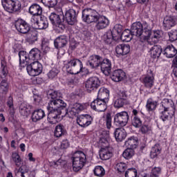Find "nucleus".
Masks as SVG:
<instances>
[{
	"mask_svg": "<svg viewBox=\"0 0 177 177\" xmlns=\"http://www.w3.org/2000/svg\"><path fill=\"white\" fill-rule=\"evenodd\" d=\"M109 101L103 100L100 106H97V111L98 113H103L107 110V103Z\"/></svg>",
	"mask_w": 177,
	"mask_h": 177,
	"instance_id": "e2e57ef3",
	"label": "nucleus"
},
{
	"mask_svg": "<svg viewBox=\"0 0 177 177\" xmlns=\"http://www.w3.org/2000/svg\"><path fill=\"white\" fill-rule=\"evenodd\" d=\"M62 20L66 21L68 26H75L78 22V14L74 9H69L63 15Z\"/></svg>",
	"mask_w": 177,
	"mask_h": 177,
	"instance_id": "4468645a",
	"label": "nucleus"
},
{
	"mask_svg": "<svg viewBox=\"0 0 177 177\" xmlns=\"http://www.w3.org/2000/svg\"><path fill=\"white\" fill-rule=\"evenodd\" d=\"M6 104L8 107V111L11 116L15 115V105L13 104V97L10 95L7 99Z\"/></svg>",
	"mask_w": 177,
	"mask_h": 177,
	"instance_id": "a18cd8bd",
	"label": "nucleus"
},
{
	"mask_svg": "<svg viewBox=\"0 0 177 177\" xmlns=\"http://www.w3.org/2000/svg\"><path fill=\"white\" fill-rule=\"evenodd\" d=\"M64 68H66L68 74H80L82 68V62L77 58H73L64 62Z\"/></svg>",
	"mask_w": 177,
	"mask_h": 177,
	"instance_id": "0eeeda50",
	"label": "nucleus"
},
{
	"mask_svg": "<svg viewBox=\"0 0 177 177\" xmlns=\"http://www.w3.org/2000/svg\"><path fill=\"white\" fill-rule=\"evenodd\" d=\"M68 147H70V142H68V140L67 139L63 140L61 143V148L68 149Z\"/></svg>",
	"mask_w": 177,
	"mask_h": 177,
	"instance_id": "338daca9",
	"label": "nucleus"
},
{
	"mask_svg": "<svg viewBox=\"0 0 177 177\" xmlns=\"http://www.w3.org/2000/svg\"><path fill=\"white\" fill-rule=\"evenodd\" d=\"M33 103L36 104V106H39V103H41L42 97L38 94H33Z\"/></svg>",
	"mask_w": 177,
	"mask_h": 177,
	"instance_id": "0e129e2a",
	"label": "nucleus"
},
{
	"mask_svg": "<svg viewBox=\"0 0 177 177\" xmlns=\"http://www.w3.org/2000/svg\"><path fill=\"white\" fill-rule=\"evenodd\" d=\"M93 174L95 176L103 177L106 175V170L100 165L95 166L93 169Z\"/></svg>",
	"mask_w": 177,
	"mask_h": 177,
	"instance_id": "49530a36",
	"label": "nucleus"
},
{
	"mask_svg": "<svg viewBox=\"0 0 177 177\" xmlns=\"http://www.w3.org/2000/svg\"><path fill=\"white\" fill-rule=\"evenodd\" d=\"M128 168V165L125 162H120L116 165V169L120 174L125 172Z\"/></svg>",
	"mask_w": 177,
	"mask_h": 177,
	"instance_id": "4d7b16f0",
	"label": "nucleus"
},
{
	"mask_svg": "<svg viewBox=\"0 0 177 177\" xmlns=\"http://www.w3.org/2000/svg\"><path fill=\"white\" fill-rule=\"evenodd\" d=\"M127 77L122 69H116L113 71L111 78L114 82H121Z\"/></svg>",
	"mask_w": 177,
	"mask_h": 177,
	"instance_id": "bb28decb",
	"label": "nucleus"
},
{
	"mask_svg": "<svg viewBox=\"0 0 177 177\" xmlns=\"http://www.w3.org/2000/svg\"><path fill=\"white\" fill-rule=\"evenodd\" d=\"M85 86L88 92H92L100 86V80L97 77H91L86 81Z\"/></svg>",
	"mask_w": 177,
	"mask_h": 177,
	"instance_id": "6ab92c4d",
	"label": "nucleus"
},
{
	"mask_svg": "<svg viewBox=\"0 0 177 177\" xmlns=\"http://www.w3.org/2000/svg\"><path fill=\"white\" fill-rule=\"evenodd\" d=\"M131 52V46L129 44H122L115 47L117 56H127Z\"/></svg>",
	"mask_w": 177,
	"mask_h": 177,
	"instance_id": "393cba45",
	"label": "nucleus"
},
{
	"mask_svg": "<svg viewBox=\"0 0 177 177\" xmlns=\"http://www.w3.org/2000/svg\"><path fill=\"white\" fill-rule=\"evenodd\" d=\"M26 42L29 45H34L38 41V31L32 30L26 33Z\"/></svg>",
	"mask_w": 177,
	"mask_h": 177,
	"instance_id": "a878e982",
	"label": "nucleus"
},
{
	"mask_svg": "<svg viewBox=\"0 0 177 177\" xmlns=\"http://www.w3.org/2000/svg\"><path fill=\"white\" fill-rule=\"evenodd\" d=\"M10 84L8 82V79H4L0 82V93L6 95L9 92V86Z\"/></svg>",
	"mask_w": 177,
	"mask_h": 177,
	"instance_id": "37998d69",
	"label": "nucleus"
},
{
	"mask_svg": "<svg viewBox=\"0 0 177 177\" xmlns=\"http://www.w3.org/2000/svg\"><path fill=\"white\" fill-rule=\"evenodd\" d=\"M111 59L109 58H102L100 67H101V71L105 75H109L111 73Z\"/></svg>",
	"mask_w": 177,
	"mask_h": 177,
	"instance_id": "5701e85b",
	"label": "nucleus"
},
{
	"mask_svg": "<svg viewBox=\"0 0 177 177\" xmlns=\"http://www.w3.org/2000/svg\"><path fill=\"white\" fill-rule=\"evenodd\" d=\"M122 156L126 160H131V158L135 156V150L127 148L123 151Z\"/></svg>",
	"mask_w": 177,
	"mask_h": 177,
	"instance_id": "8fccbe9b",
	"label": "nucleus"
},
{
	"mask_svg": "<svg viewBox=\"0 0 177 177\" xmlns=\"http://www.w3.org/2000/svg\"><path fill=\"white\" fill-rule=\"evenodd\" d=\"M44 8L37 3H32L28 8V13L32 15L30 20H37V17L42 16Z\"/></svg>",
	"mask_w": 177,
	"mask_h": 177,
	"instance_id": "a211bd4d",
	"label": "nucleus"
},
{
	"mask_svg": "<svg viewBox=\"0 0 177 177\" xmlns=\"http://www.w3.org/2000/svg\"><path fill=\"white\" fill-rule=\"evenodd\" d=\"M42 70H44V67L39 61L30 62V64H28L26 66L27 73L30 77L39 75V74L42 73Z\"/></svg>",
	"mask_w": 177,
	"mask_h": 177,
	"instance_id": "f8f14e48",
	"label": "nucleus"
},
{
	"mask_svg": "<svg viewBox=\"0 0 177 177\" xmlns=\"http://www.w3.org/2000/svg\"><path fill=\"white\" fill-rule=\"evenodd\" d=\"M72 160V167L74 172H78L81 171L86 164V154L82 151H76L73 156L71 157Z\"/></svg>",
	"mask_w": 177,
	"mask_h": 177,
	"instance_id": "39448f33",
	"label": "nucleus"
},
{
	"mask_svg": "<svg viewBox=\"0 0 177 177\" xmlns=\"http://www.w3.org/2000/svg\"><path fill=\"white\" fill-rule=\"evenodd\" d=\"M41 51L44 55H46L49 50H50V47H49V41L46 39L41 40Z\"/></svg>",
	"mask_w": 177,
	"mask_h": 177,
	"instance_id": "3c124183",
	"label": "nucleus"
},
{
	"mask_svg": "<svg viewBox=\"0 0 177 177\" xmlns=\"http://www.w3.org/2000/svg\"><path fill=\"white\" fill-rule=\"evenodd\" d=\"M30 62H38L41 60V50L37 48H32L28 53Z\"/></svg>",
	"mask_w": 177,
	"mask_h": 177,
	"instance_id": "c85d7f7f",
	"label": "nucleus"
},
{
	"mask_svg": "<svg viewBox=\"0 0 177 177\" xmlns=\"http://www.w3.org/2000/svg\"><path fill=\"white\" fill-rule=\"evenodd\" d=\"M85 109H86V105L80 103H76L71 108V114H73V115H77V114H80L81 111H84Z\"/></svg>",
	"mask_w": 177,
	"mask_h": 177,
	"instance_id": "4c0bfd02",
	"label": "nucleus"
},
{
	"mask_svg": "<svg viewBox=\"0 0 177 177\" xmlns=\"http://www.w3.org/2000/svg\"><path fill=\"white\" fill-rule=\"evenodd\" d=\"M102 58L103 57L99 55H92L88 57L86 65L93 69L97 68L98 67H100V63H102Z\"/></svg>",
	"mask_w": 177,
	"mask_h": 177,
	"instance_id": "aec40b11",
	"label": "nucleus"
},
{
	"mask_svg": "<svg viewBox=\"0 0 177 177\" xmlns=\"http://www.w3.org/2000/svg\"><path fill=\"white\" fill-rule=\"evenodd\" d=\"M130 30L134 37H141L143 41H149L151 38V28L146 21H143L142 24L140 21L133 23Z\"/></svg>",
	"mask_w": 177,
	"mask_h": 177,
	"instance_id": "7ed1b4c3",
	"label": "nucleus"
},
{
	"mask_svg": "<svg viewBox=\"0 0 177 177\" xmlns=\"http://www.w3.org/2000/svg\"><path fill=\"white\" fill-rule=\"evenodd\" d=\"M138 143H139L138 138L131 137L128 138L124 145L128 149H132L133 150H135V149L138 147Z\"/></svg>",
	"mask_w": 177,
	"mask_h": 177,
	"instance_id": "58836bf2",
	"label": "nucleus"
},
{
	"mask_svg": "<svg viewBox=\"0 0 177 177\" xmlns=\"http://www.w3.org/2000/svg\"><path fill=\"white\" fill-rule=\"evenodd\" d=\"M11 158L15 162L16 167H20L21 165V157L17 151H13L12 153Z\"/></svg>",
	"mask_w": 177,
	"mask_h": 177,
	"instance_id": "de8ad7c7",
	"label": "nucleus"
},
{
	"mask_svg": "<svg viewBox=\"0 0 177 177\" xmlns=\"http://www.w3.org/2000/svg\"><path fill=\"white\" fill-rule=\"evenodd\" d=\"M151 57L152 59H158L160 56H161V53H162V48H161V46L158 45H154L151 48Z\"/></svg>",
	"mask_w": 177,
	"mask_h": 177,
	"instance_id": "e433bc0d",
	"label": "nucleus"
},
{
	"mask_svg": "<svg viewBox=\"0 0 177 177\" xmlns=\"http://www.w3.org/2000/svg\"><path fill=\"white\" fill-rule=\"evenodd\" d=\"M19 57V62H26V63H30V59H28V53L24 50H20L18 53Z\"/></svg>",
	"mask_w": 177,
	"mask_h": 177,
	"instance_id": "864d4df0",
	"label": "nucleus"
},
{
	"mask_svg": "<svg viewBox=\"0 0 177 177\" xmlns=\"http://www.w3.org/2000/svg\"><path fill=\"white\" fill-rule=\"evenodd\" d=\"M164 56L167 57V59H172V57H175L177 55V49L174 46V45L170 44L165 47L162 52Z\"/></svg>",
	"mask_w": 177,
	"mask_h": 177,
	"instance_id": "cd10ccee",
	"label": "nucleus"
},
{
	"mask_svg": "<svg viewBox=\"0 0 177 177\" xmlns=\"http://www.w3.org/2000/svg\"><path fill=\"white\" fill-rule=\"evenodd\" d=\"M129 121V114L125 111L117 113L113 118V124L115 127L119 128H124L126 127Z\"/></svg>",
	"mask_w": 177,
	"mask_h": 177,
	"instance_id": "9d476101",
	"label": "nucleus"
},
{
	"mask_svg": "<svg viewBox=\"0 0 177 177\" xmlns=\"http://www.w3.org/2000/svg\"><path fill=\"white\" fill-rule=\"evenodd\" d=\"M177 24V17L176 16H170L167 17L163 20V28L165 31L171 30L172 27H175Z\"/></svg>",
	"mask_w": 177,
	"mask_h": 177,
	"instance_id": "4be33fe9",
	"label": "nucleus"
},
{
	"mask_svg": "<svg viewBox=\"0 0 177 177\" xmlns=\"http://www.w3.org/2000/svg\"><path fill=\"white\" fill-rule=\"evenodd\" d=\"M100 17L99 12L91 8L83 10L82 19L85 23L91 24V23H96Z\"/></svg>",
	"mask_w": 177,
	"mask_h": 177,
	"instance_id": "6e6552de",
	"label": "nucleus"
},
{
	"mask_svg": "<svg viewBox=\"0 0 177 177\" xmlns=\"http://www.w3.org/2000/svg\"><path fill=\"white\" fill-rule=\"evenodd\" d=\"M32 26H34L37 30H45L49 27L48 18L44 15L37 17L36 19H30Z\"/></svg>",
	"mask_w": 177,
	"mask_h": 177,
	"instance_id": "2eb2a0df",
	"label": "nucleus"
},
{
	"mask_svg": "<svg viewBox=\"0 0 177 177\" xmlns=\"http://www.w3.org/2000/svg\"><path fill=\"white\" fill-rule=\"evenodd\" d=\"M19 113L24 117H28L31 114V106L27 104H22L19 108Z\"/></svg>",
	"mask_w": 177,
	"mask_h": 177,
	"instance_id": "a19ab883",
	"label": "nucleus"
},
{
	"mask_svg": "<svg viewBox=\"0 0 177 177\" xmlns=\"http://www.w3.org/2000/svg\"><path fill=\"white\" fill-rule=\"evenodd\" d=\"M122 34V26L116 24L111 31L106 32L103 37V39L107 45H111L113 42H115L120 39Z\"/></svg>",
	"mask_w": 177,
	"mask_h": 177,
	"instance_id": "423d86ee",
	"label": "nucleus"
},
{
	"mask_svg": "<svg viewBox=\"0 0 177 177\" xmlns=\"http://www.w3.org/2000/svg\"><path fill=\"white\" fill-rule=\"evenodd\" d=\"M151 42H153V44H158V41L162 38V32L159 30H151Z\"/></svg>",
	"mask_w": 177,
	"mask_h": 177,
	"instance_id": "79ce46f5",
	"label": "nucleus"
},
{
	"mask_svg": "<svg viewBox=\"0 0 177 177\" xmlns=\"http://www.w3.org/2000/svg\"><path fill=\"white\" fill-rule=\"evenodd\" d=\"M76 121L81 128H88L92 124L93 118L89 114H82L77 116Z\"/></svg>",
	"mask_w": 177,
	"mask_h": 177,
	"instance_id": "f3484780",
	"label": "nucleus"
},
{
	"mask_svg": "<svg viewBox=\"0 0 177 177\" xmlns=\"http://www.w3.org/2000/svg\"><path fill=\"white\" fill-rule=\"evenodd\" d=\"M59 73H60V70L56 67H54L47 73L48 78L49 80H55V78H57Z\"/></svg>",
	"mask_w": 177,
	"mask_h": 177,
	"instance_id": "09e8293b",
	"label": "nucleus"
},
{
	"mask_svg": "<svg viewBox=\"0 0 177 177\" xmlns=\"http://www.w3.org/2000/svg\"><path fill=\"white\" fill-rule=\"evenodd\" d=\"M100 157L101 160H110L113 157V151L109 148H102L100 151Z\"/></svg>",
	"mask_w": 177,
	"mask_h": 177,
	"instance_id": "c9c22d12",
	"label": "nucleus"
},
{
	"mask_svg": "<svg viewBox=\"0 0 177 177\" xmlns=\"http://www.w3.org/2000/svg\"><path fill=\"white\" fill-rule=\"evenodd\" d=\"M133 37H135V35L132 34V30L126 29L122 32V35H120V38L123 42H131Z\"/></svg>",
	"mask_w": 177,
	"mask_h": 177,
	"instance_id": "f704fd0d",
	"label": "nucleus"
},
{
	"mask_svg": "<svg viewBox=\"0 0 177 177\" xmlns=\"http://www.w3.org/2000/svg\"><path fill=\"white\" fill-rule=\"evenodd\" d=\"M49 20L53 27L59 31V32H63L66 29V25L64 24V20L62 19V15H58L55 12H51L49 15Z\"/></svg>",
	"mask_w": 177,
	"mask_h": 177,
	"instance_id": "9b49d317",
	"label": "nucleus"
},
{
	"mask_svg": "<svg viewBox=\"0 0 177 177\" xmlns=\"http://www.w3.org/2000/svg\"><path fill=\"white\" fill-rule=\"evenodd\" d=\"M114 136L117 142H122L127 138V131L122 128H118L114 131Z\"/></svg>",
	"mask_w": 177,
	"mask_h": 177,
	"instance_id": "72a5a7b5",
	"label": "nucleus"
},
{
	"mask_svg": "<svg viewBox=\"0 0 177 177\" xmlns=\"http://www.w3.org/2000/svg\"><path fill=\"white\" fill-rule=\"evenodd\" d=\"M162 109H159V118L165 124H170L176 111L175 103L171 99L164 98L162 101Z\"/></svg>",
	"mask_w": 177,
	"mask_h": 177,
	"instance_id": "f03ea898",
	"label": "nucleus"
},
{
	"mask_svg": "<svg viewBox=\"0 0 177 177\" xmlns=\"http://www.w3.org/2000/svg\"><path fill=\"white\" fill-rule=\"evenodd\" d=\"M31 62H27V61H21L19 62V66L21 67V68H24L25 67H27L28 64H30Z\"/></svg>",
	"mask_w": 177,
	"mask_h": 177,
	"instance_id": "774afa93",
	"label": "nucleus"
},
{
	"mask_svg": "<svg viewBox=\"0 0 177 177\" xmlns=\"http://www.w3.org/2000/svg\"><path fill=\"white\" fill-rule=\"evenodd\" d=\"M61 97L62 93L59 91H54L48 94L49 102L47 106V120L50 124H57L62 113L67 111V104Z\"/></svg>",
	"mask_w": 177,
	"mask_h": 177,
	"instance_id": "f257e3e1",
	"label": "nucleus"
},
{
	"mask_svg": "<svg viewBox=\"0 0 177 177\" xmlns=\"http://www.w3.org/2000/svg\"><path fill=\"white\" fill-rule=\"evenodd\" d=\"M67 135V130H66V127L59 124L55 127L54 131V136L55 138H62V136H66Z\"/></svg>",
	"mask_w": 177,
	"mask_h": 177,
	"instance_id": "2f4dec72",
	"label": "nucleus"
},
{
	"mask_svg": "<svg viewBox=\"0 0 177 177\" xmlns=\"http://www.w3.org/2000/svg\"><path fill=\"white\" fill-rule=\"evenodd\" d=\"M161 153V146L160 144H155L154 146L152 147L151 152H150V157L152 159L157 158L158 154Z\"/></svg>",
	"mask_w": 177,
	"mask_h": 177,
	"instance_id": "c03bdc74",
	"label": "nucleus"
},
{
	"mask_svg": "<svg viewBox=\"0 0 177 177\" xmlns=\"http://www.w3.org/2000/svg\"><path fill=\"white\" fill-rule=\"evenodd\" d=\"M15 27L20 34H28L31 30V26L24 19H18L15 22Z\"/></svg>",
	"mask_w": 177,
	"mask_h": 177,
	"instance_id": "dca6fc26",
	"label": "nucleus"
},
{
	"mask_svg": "<svg viewBox=\"0 0 177 177\" xmlns=\"http://www.w3.org/2000/svg\"><path fill=\"white\" fill-rule=\"evenodd\" d=\"M169 39L171 42L177 41V30H171L168 32Z\"/></svg>",
	"mask_w": 177,
	"mask_h": 177,
	"instance_id": "680f3d73",
	"label": "nucleus"
},
{
	"mask_svg": "<svg viewBox=\"0 0 177 177\" xmlns=\"http://www.w3.org/2000/svg\"><path fill=\"white\" fill-rule=\"evenodd\" d=\"M161 175V167H155L152 168L149 177H159Z\"/></svg>",
	"mask_w": 177,
	"mask_h": 177,
	"instance_id": "13d9d810",
	"label": "nucleus"
},
{
	"mask_svg": "<svg viewBox=\"0 0 177 177\" xmlns=\"http://www.w3.org/2000/svg\"><path fill=\"white\" fill-rule=\"evenodd\" d=\"M157 106H158V101H156L153 100V98H149L147 100L145 107L147 109V111L150 113L151 111H154L156 109H157Z\"/></svg>",
	"mask_w": 177,
	"mask_h": 177,
	"instance_id": "ea45409f",
	"label": "nucleus"
},
{
	"mask_svg": "<svg viewBox=\"0 0 177 177\" xmlns=\"http://www.w3.org/2000/svg\"><path fill=\"white\" fill-rule=\"evenodd\" d=\"M95 23L96 30L100 31V30H104L110 26V19L104 15H100Z\"/></svg>",
	"mask_w": 177,
	"mask_h": 177,
	"instance_id": "412c9836",
	"label": "nucleus"
},
{
	"mask_svg": "<svg viewBox=\"0 0 177 177\" xmlns=\"http://www.w3.org/2000/svg\"><path fill=\"white\" fill-rule=\"evenodd\" d=\"M125 177H138V170L136 168L128 169L125 171Z\"/></svg>",
	"mask_w": 177,
	"mask_h": 177,
	"instance_id": "6e6d98bb",
	"label": "nucleus"
},
{
	"mask_svg": "<svg viewBox=\"0 0 177 177\" xmlns=\"http://www.w3.org/2000/svg\"><path fill=\"white\" fill-rule=\"evenodd\" d=\"M131 124L138 129L142 135H149L151 132V126L147 122H143V113L136 109L132 111Z\"/></svg>",
	"mask_w": 177,
	"mask_h": 177,
	"instance_id": "20e7f679",
	"label": "nucleus"
},
{
	"mask_svg": "<svg viewBox=\"0 0 177 177\" xmlns=\"http://www.w3.org/2000/svg\"><path fill=\"white\" fill-rule=\"evenodd\" d=\"M125 104H128V102H125L124 99L118 98L113 102V107H115V109H121L124 107Z\"/></svg>",
	"mask_w": 177,
	"mask_h": 177,
	"instance_id": "603ef678",
	"label": "nucleus"
},
{
	"mask_svg": "<svg viewBox=\"0 0 177 177\" xmlns=\"http://www.w3.org/2000/svg\"><path fill=\"white\" fill-rule=\"evenodd\" d=\"M106 127L107 129H111L112 127L113 118H111V113H107L105 118Z\"/></svg>",
	"mask_w": 177,
	"mask_h": 177,
	"instance_id": "052dcab7",
	"label": "nucleus"
},
{
	"mask_svg": "<svg viewBox=\"0 0 177 177\" xmlns=\"http://www.w3.org/2000/svg\"><path fill=\"white\" fill-rule=\"evenodd\" d=\"M68 44V38L66 35H60L54 40V46L56 49H63Z\"/></svg>",
	"mask_w": 177,
	"mask_h": 177,
	"instance_id": "b1692460",
	"label": "nucleus"
},
{
	"mask_svg": "<svg viewBox=\"0 0 177 177\" xmlns=\"http://www.w3.org/2000/svg\"><path fill=\"white\" fill-rule=\"evenodd\" d=\"M1 5L3 9L9 13L20 12L21 10V3L19 0H1Z\"/></svg>",
	"mask_w": 177,
	"mask_h": 177,
	"instance_id": "1a4fd4ad",
	"label": "nucleus"
},
{
	"mask_svg": "<svg viewBox=\"0 0 177 177\" xmlns=\"http://www.w3.org/2000/svg\"><path fill=\"white\" fill-rule=\"evenodd\" d=\"M0 74L2 77H8V74H9V68L8 67V62L6 61V58L3 57L1 59V67H0Z\"/></svg>",
	"mask_w": 177,
	"mask_h": 177,
	"instance_id": "7c9ffc66",
	"label": "nucleus"
},
{
	"mask_svg": "<svg viewBox=\"0 0 177 177\" xmlns=\"http://www.w3.org/2000/svg\"><path fill=\"white\" fill-rule=\"evenodd\" d=\"M118 98L119 99H124L125 102L128 103V100H127V99H128V94H127V91H120L118 93Z\"/></svg>",
	"mask_w": 177,
	"mask_h": 177,
	"instance_id": "69168bd1",
	"label": "nucleus"
},
{
	"mask_svg": "<svg viewBox=\"0 0 177 177\" xmlns=\"http://www.w3.org/2000/svg\"><path fill=\"white\" fill-rule=\"evenodd\" d=\"M41 2L46 8H55L57 5V0H41Z\"/></svg>",
	"mask_w": 177,
	"mask_h": 177,
	"instance_id": "5fc2aeb1",
	"label": "nucleus"
},
{
	"mask_svg": "<svg viewBox=\"0 0 177 177\" xmlns=\"http://www.w3.org/2000/svg\"><path fill=\"white\" fill-rule=\"evenodd\" d=\"M45 117V111L42 109L35 110L31 115V120L32 122H37V121H41Z\"/></svg>",
	"mask_w": 177,
	"mask_h": 177,
	"instance_id": "c756f323",
	"label": "nucleus"
},
{
	"mask_svg": "<svg viewBox=\"0 0 177 177\" xmlns=\"http://www.w3.org/2000/svg\"><path fill=\"white\" fill-rule=\"evenodd\" d=\"M154 73L151 69H148L147 73L140 77V81L147 89H151L154 86Z\"/></svg>",
	"mask_w": 177,
	"mask_h": 177,
	"instance_id": "ddd939ff",
	"label": "nucleus"
},
{
	"mask_svg": "<svg viewBox=\"0 0 177 177\" xmlns=\"http://www.w3.org/2000/svg\"><path fill=\"white\" fill-rule=\"evenodd\" d=\"M103 103V100H100V98H97L94 100L91 103V107L93 110L96 111L97 110V106H100V104Z\"/></svg>",
	"mask_w": 177,
	"mask_h": 177,
	"instance_id": "bf43d9fd",
	"label": "nucleus"
},
{
	"mask_svg": "<svg viewBox=\"0 0 177 177\" xmlns=\"http://www.w3.org/2000/svg\"><path fill=\"white\" fill-rule=\"evenodd\" d=\"M109 97H110V91L104 87H101L98 91L97 98L109 102Z\"/></svg>",
	"mask_w": 177,
	"mask_h": 177,
	"instance_id": "473e14b6",
	"label": "nucleus"
}]
</instances>
